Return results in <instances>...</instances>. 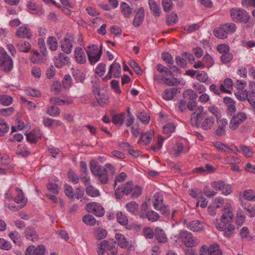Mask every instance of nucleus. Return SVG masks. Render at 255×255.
<instances>
[{
  "label": "nucleus",
  "instance_id": "nucleus-1",
  "mask_svg": "<svg viewBox=\"0 0 255 255\" xmlns=\"http://www.w3.org/2000/svg\"><path fill=\"white\" fill-rule=\"evenodd\" d=\"M198 111L191 114V120L194 122L196 126L202 130L207 131L214 128L216 119L214 116L209 115L203 112V107H198Z\"/></svg>",
  "mask_w": 255,
  "mask_h": 255
},
{
  "label": "nucleus",
  "instance_id": "nucleus-2",
  "mask_svg": "<svg viewBox=\"0 0 255 255\" xmlns=\"http://www.w3.org/2000/svg\"><path fill=\"white\" fill-rule=\"evenodd\" d=\"M90 168L92 173L97 178L102 184H106L109 181V176L104 167L99 165L94 160L90 163Z\"/></svg>",
  "mask_w": 255,
  "mask_h": 255
},
{
  "label": "nucleus",
  "instance_id": "nucleus-3",
  "mask_svg": "<svg viewBox=\"0 0 255 255\" xmlns=\"http://www.w3.org/2000/svg\"><path fill=\"white\" fill-rule=\"evenodd\" d=\"M116 242L113 240H104L99 244L97 253L99 255H103L106 252L109 255H117L118 250L115 247Z\"/></svg>",
  "mask_w": 255,
  "mask_h": 255
},
{
  "label": "nucleus",
  "instance_id": "nucleus-4",
  "mask_svg": "<svg viewBox=\"0 0 255 255\" xmlns=\"http://www.w3.org/2000/svg\"><path fill=\"white\" fill-rule=\"evenodd\" d=\"M179 240L187 248L197 246L200 243L199 240L187 231H182L178 235Z\"/></svg>",
  "mask_w": 255,
  "mask_h": 255
},
{
  "label": "nucleus",
  "instance_id": "nucleus-5",
  "mask_svg": "<svg viewBox=\"0 0 255 255\" xmlns=\"http://www.w3.org/2000/svg\"><path fill=\"white\" fill-rule=\"evenodd\" d=\"M230 12L232 20L236 22L247 23L250 19L249 13L243 8H233Z\"/></svg>",
  "mask_w": 255,
  "mask_h": 255
},
{
  "label": "nucleus",
  "instance_id": "nucleus-6",
  "mask_svg": "<svg viewBox=\"0 0 255 255\" xmlns=\"http://www.w3.org/2000/svg\"><path fill=\"white\" fill-rule=\"evenodd\" d=\"M88 59L91 64H95L100 59L102 54V49H99L98 45L89 46L86 50Z\"/></svg>",
  "mask_w": 255,
  "mask_h": 255
},
{
  "label": "nucleus",
  "instance_id": "nucleus-7",
  "mask_svg": "<svg viewBox=\"0 0 255 255\" xmlns=\"http://www.w3.org/2000/svg\"><path fill=\"white\" fill-rule=\"evenodd\" d=\"M0 65L1 69L5 72L11 71L13 67L11 58L3 50L2 51H0Z\"/></svg>",
  "mask_w": 255,
  "mask_h": 255
},
{
  "label": "nucleus",
  "instance_id": "nucleus-8",
  "mask_svg": "<svg viewBox=\"0 0 255 255\" xmlns=\"http://www.w3.org/2000/svg\"><path fill=\"white\" fill-rule=\"evenodd\" d=\"M247 115L245 113L239 112L233 116L229 124V128L233 130H236L239 126L247 119Z\"/></svg>",
  "mask_w": 255,
  "mask_h": 255
},
{
  "label": "nucleus",
  "instance_id": "nucleus-9",
  "mask_svg": "<svg viewBox=\"0 0 255 255\" xmlns=\"http://www.w3.org/2000/svg\"><path fill=\"white\" fill-rule=\"evenodd\" d=\"M121 67L120 64L115 61L110 66L107 75L103 78V80L106 81L114 77L119 78L121 74Z\"/></svg>",
  "mask_w": 255,
  "mask_h": 255
},
{
  "label": "nucleus",
  "instance_id": "nucleus-10",
  "mask_svg": "<svg viewBox=\"0 0 255 255\" xmlns=\"http://www.w3.org/2000/svg\"><path fill=\"white\" fill-rule=\"evenodd\" d=\"M74 42V38L72 35H66L60 42L62 50L65 53L70 54L72 51Z\"/></svg>",
  "mask_w": 255,
  "mask_h": 255
},
{
  "label": "nucleus",
  "instance_id": "nucleus-11",
  "mask_svg": "<svg viewBox=\"0 0 255 255\" xmlns=\"http://www.w3.org/2000/svg\"><path fill=\"white\" fill-rule=\"evenodd\" d=\"M133 186V182L132 181H128L124 186L118 187L115 193L116 198L121 199L124 194L128 195L129 194L131 193Z\"/></svg>",
  "mask_w": 255,
  "mask_h": 255
},
{
  "label": "nucleus",
  "instance_id": "nucleus-12",
  "mask_svg": "<svg viewBox=\"0 0 255 255\" xmlns=\"http://www.w3.org/2000/svg\"><path fill=\"white\" fill-rule=\"evenodd\" d=\"M86 207L88 212L93 213L97 216L102 217L104 215V209L100 204L90 203L87 205Z\"/></svg>",
  "mask_w": 255,
  "mask_h": 255
},
{
  "label": "nucleus",
  "instance_id": "nucleus-13",
  "mask_svg": "<svg viewBox=\"0 0 255 255\" xmlns=\"http://www.w3.org/2000/svg\"><path fill=\"white\" fill-rule=\"evenodd\" d=\"M25 237L28 240L33 242L38 241L39 235L35 229L32 227H27L24 231Z\"/></svg>",
  "mask_w": 255,
  "mask_h": 255
},
{
  "label": "nucleus",
  "instance_id": "nucleus-14",
  "mask_svg": "<svg viewBox=\"0 0 255 255\" xmlns=\"http://www.w3.org/2000/svg\"><path fill=\"white\" fill-rule=\"evenodd\" d=\"M15 35L19 38L30 39L32 36V34L29 28L25 26H22L17 28Z\"/></svg>",
  "mask_w": 255,
  "mask_h": 255
},
{
  "label": "nucleus",
  "instance_id": "nucleus-15",
  "mask_svg": "<svg viewBox=\"0 0 255 255\" xmlns=\"http://www.w3.org/2000/svg\"><path fill=\"white\" fill-rule=\"evenodd\" d=\"M42 133L39 129H34L26 134V139L31 143H36L41 138Z\"/></svg>",
  "mask_w": 255,
  "mask_h": 255
},
{
  "label": "nucleus",
  "instance_id": "nucleus-16",
  "mask_svg": "<svg viewBox=\"0 0 255 255\" xmlns=\"http://www.w3.org/2000/svg\"><path fill=\"white\" fill-rule=\"evenodd\" d=\"M70 63L69 58L63 53L59 54L54 60V64L56 67L61 68Z\"/></svg>",
  "mask_w": 255,
  "mask_h": 255
},
{
  "label": "nucleus",
  "instance_id": "nucleus-17",
  "mask_svg": "<svg viewBox=\"0 0 255 255\" xmlns=\"http://www.w3.org/2000/svg\"><path fill=\"white\" fill-rule=\"evenodd\" d=\"M186 227L193 232H200L203 228V223L199 220H194L186 224Z\"/></svg>",
  "mask_w": 255,
  "mask_h": 255
},
{
  "label": "nucleus",
  "instance_id": "nucleus-18",
  "mask_svg": "<svg viewBox=\"0 0 255 255\" xmlns=\"http://www.w3.org/2000/svg\"><path fill=\"white\" fill-rule=\"evenodd\" d=\"M74 57L79 64H84L86 62L87 58L84 51L80 47H76L74 51Z\"/></svg>",
  "mask_w": 255,
  "mask_h": 255
},
{
  "label": "nucleus",
  "instance_id": "nucleus-19",
  "mask_svg": "<svg viewBox=\"0 0 255 255\" xmlns=\"http://www.w3.org/2000/svg\"><path fill=\"white\" fill-rule=\"evenodd\" d=\"M228 124V121L226 119H223L218 122V127L215 131V134L222 136L226 133V128Z\"/></svg>",
  "mask_w": 255,
  "mask_h": 255
},
{
  "label": "nucleus",
  "instance_id": "nucleus-20",
  "mask_svg": "<svg viewBox=\"0 0 255 255\" xmlns=\"http://www.w3.org/2000/svg\"><path fill=\"white\" fill-rule=\"evenodd\" d=\"M144 17V11L143 7L138 8L133 20V24L135 27H138L142 23Z\"/></svg>",
  "mask_w": 255,
  "mask_h": 255
},
{
  "label": "nucleus",
  "instance_id": "nucleus-21",
  "mask_svg": "<svg viewBox=\"0 0 255 255\" xmlns=\"http://www.w3.org/2000/svg\"><path fill=\"white\" fill-rule=\"evenodd\" d=\"M155 237L159 243H166L168 241L165 232L160 227H157L155 229Z\"/></svg>",
  "mask_w": 255,
  "mask_h": 255
},
{
  "label": "nucleus",
  "instance_id": "nucleus-22",
  "mask_svg": "<svg viewBox=\"0 0 255 255\" xmlns=\"http://www.w3.org/2000/svg\"><path fill=\"white\" fill-rule=\"evenodd\" d=\"M224 103L226 105L228 112L231 115L236 112V102L232 98L228 97H225L224 98Z\"/></svg>",
  "mask_w": 255,
  "mask_h": 255
},
{
  "label": "nucleus",
  "instance_id": "nucleus-23",
  "mask_svg": "<svg viewBox=\"0 0 255 255\" xmlns=\"http://www.w3.org/2000/svg\"><path fill=\"white\" fill-rule=\"evenodd\" d=\"M178 92L176 88H170L165 89L162 94V98L166 100H171Z\"/></svg>",
  "mask_w": 255,
  "mask_h": 255
},
{
  "label": "nucleus",
  "instance_id": "nucleus-24",
  "mask_svg": "<svg viewBox=\"0 0 255 255\" xmlns=\"http://www.w3.org/2000/svg\"><path fill=\"white\" fill-rule=\"evenodd\" d=\"M224 210L226 211L222 216V221L226 220L228 222L230 221L234 217V214L232 212V208L230 204L227 205L226 207L224 208Z\"/></svg>",
  "mask_w": 255,
  "mask_h": 255
},
{
  "label": "nucleus",
  "instance_id": "nucleus-25",
  "mask_svg": "<svg viewBox=\"0 0 255 255\" xmlns=\"http://www.w3.org/2000/svg\"><path fill=\"white\" fill-rule=\"evenodd\" d=\"M153 205L155 209L158 210L159 206L164 205L163 203V197L159 193H155L152 198Z\"/></svg>",
  "mask_w": 255,
  "mask_h": 255
},
{
  "label": "nucleus",
  "instance_id": "nucleus-26",
  "mask_svg": "<svg viewBox=\"0 0 255 255\" xmlns=\"http://www.w3.org/2000/svg\"><path fill=\"white\" fill-rule=\"evenodd\" d=\"M213 33L216 37L222 39L226 38L228 35V33L223 25L214 30Z\"/></svg>",
  "mask_w": 255,
  "mask_h": 255
},
{
  "label": "nucleus",
  "instance_id": "nucleus-27",
  "mask_svg": "<svg viewBox=\"0 0 255 255\" xmlns=\"http://www.w3.org/2000/svg\"><path fill=\"white\" fill-rule=\"evenodd\" d=\"M16 46L18 49L22 52L27 53L31 49V44L27 41L21 40L17 43Z\"/></svg>",
  "mask_w": 255,
  "mask_h": 255
},
{
  "label": "nucleus",
  "instance_id": "nucleus-28",
  "mask_svg": "<svg viewBox=\"0 0 255 255\" xmlns=\"http://www.w3.org/2000/svg\"><path fill=\"white\" fill-rule=\"evenodd\" d=\"M233 86V81L230 78H227L224 80V83L220 86V90L224 93H229L230 91L229 90Z\"/></svg>",
  "mask_w": 255,
  "mask_h": 255
},
{
  "label": "nucleus",
  "instance_id": "nucleus-29",
  "mask_svg": "<svg viewBox=\"0 0 255 255\" xmlns=\"http://www.w3.org/2000/svg\"><path fill=\"white\" fill-rule=\"evenodd\" d=\"M121 12L126 18L129 17L132 13V8L126 2H122L121 3Z\"/></svg>",
  "mask_w": 255,
  "mask_h": 255
},
{
  "label": "nucleus",
  "instance_id": "nucleus-30",
  "mask_svg": "<svg viewBox=\"0 0 255 255\" xmlns=\"http://www.w3.org/2000/svg\"><path fill=\"white\" fill-rule=\"evenodd\" d=\"M148 4L153 15L155 16H159L160 9L158 4L154 0H149Z\"/></svg>",
  "mask_w": 255,
  "mask_h": 255
},
{
  "label": "nucleus",
  "instance_id": "nucleus-31",
  "mask_svg": "<svg viewBox=\"0 0 255 255\" xmlns=\"http://www.w3.org/2000/svg\"><path fill=\"white\" fill-rule=\"evenodd\" d=\"M15 191L17 192V194L14 198V201L18 204L22 203L24 206L26 205V200L24 199L22 191L18 187L16 188Z\"/></svg>",
  "mask_w": 255,
  "mask_h": 255
},
{
  "label": "nucleus",
  "instance_id": "nucleus-32",
  "mask_svg": "<svg viewBox=\"0 0 255 255\" xmlns=\"http://www.w3.org/2000/svg\"><path fill=\"white\" fill-rule=\"evenodd\" d=\"M42 55L37 51H32L30 54V61L33 63L42 62Z\"/></svg>",
  "mask_w": 255,
  "mask_h": 255
},
{
  "label": "nucleus",
  "instance_id": "nucleus-33",
  "mask_svg": "<svg viewBox=\"0 0 255 255\" xmlns=\"http://www.w3.org/2000/svg\"><path fill=\"white\" fill-rule=\"evenodd\" d=\"M83 222L88 226H94L97 222L95 218L90 214H86L82 218Z\"/></svg>",
  "mask_w": 255,
  "mask_h": 255
},
{
  "label": "nucleus",
  "instance_id": "nucleus-34",
  "mask_svg": "<svg viewBox=\"0 0 255 255\" xmlns=\"http://www.w3.org/2000/svg\"><path fill=\"white\" fill-rule=\"evenodd\" d=\"M152 137V132H146L141 134L139 141L143 142L144 144L147 145L151 142Z\"/></svg>",
  "mask_w": 255,
  "mask_h": 255
},
{
  "label": "nucleus",
  "instance_id": "nucleus-35",
  "mask_svg": "<svg viewBox=\"0 0 255 255\" xmlns=\"http://www.w3.org/2000/svg\"><path fill=\"white\" fill-rule=\"evenodd\" d=\"M209 255H222V251L218 244L214 243L210 246Z\"/></svg>",
  "mask_w": 255,
  "mask_h": 255
},
{
  "label": "nucleus",
  "instance_id": "nucleus-36",
  "mask_svg": "<svg viewBox=\"0 0 255 255\" xmlns=\"http://www.w3.org/2000/svg\"><path fill=\"white\" fill-rule=\"evenodd\" d=\"M127 210L133 215H135L138 209V204L134 201L128 203L126 206Z\"/></svg>",
  "mask_w": 255,
  "mask_h": 255
},
{
  "label": "nucleus",
  "instance_id": "nucleus-37",
  "mask_svg": "<svg viewBox=\"0 0 255 255\" xmlns=\"http://www.w3.org/2000/svg\"><path fill=\"white\" fill-rule=\"evenodd\" d=\"M235 227L234 225L229 224L224 230V236L227 238H231L235 234Z\"/></svg>",
  "mask_w": 255,
  "mask_h": 255
},
{
  "label": "nucleus",
  "instance_id": "nucleus-38",
  "mask_svg": "<svg viewBox=\"0 0 255 255\" xmlns=\"http://www.w3.org/2000/svg\"><path fill=\"white\" fill-rule=\"evenodd\" d=\"M214 146L218 149L226 153H230L232 150H233V148H230L227 145L219 141L216 142L214 143Z\"/></svg>",
  "mask_w": 255,
  "mask_h": 255
},
{
  "label": "nucleus",
  "instance_id": "nucleus-39",
  "mask_svg": "<svg viewBox=\"0 0 255 255\" xmlns=\"http://www.w3.org/2000/svg\"><path fill=\"white\" fill-rule=\"evenodd\" d=\"M49 48L52 51H55L58 47V43L55 37L50 36L47 41Z\"/></svg>",
  "mask_w": 255,
  "mask_h": 255
},
{
  "label": "nucleus",
  "instance_id": "nucleus-40",
  "mask_svg": "<svg viewBox=\"0 0 255 255\" xmlns=\"http://www.w3.org/2000/svg\"><path fill=\"white\" fill-rule=\"evenodd\" d=\"M115 238L119 245L122 248L126 247L128 246V242L123 235L121 234H116Z\"/></svg>",
  "mask_w": 255,
  "mask_h": 255
},
{
  "label": "nucleus",
  "instance_id": "nucleus-41",
  "mask_svg": "<svg viewBox=\"0 0 255 255\" xmlns=\"http://www.w3.org/2000/svg\"><path fill=\"white\" fill-rule=\"evenodd\" d=\"M156 69L161 74L163 75V76H172V72L161 64L157 65Z\"/></svg>",
  "mask_w": 255,
  "mask_h": 255
},
{
  "label": "nucleus",
  "instance_id": "nucleus-42",
  "mask_svg": "<svg viewBox=\"0 0 255 255\" xmlns=\"http://www.w3.org/2000/svg\"><path fill=\"white\" fill-rule=\"evenodd\" d=\"M202 61L207 68H210L214 64L213 58L208 54H206L202 58Z\"/></svg>",
  "mask_w": 255,
  "mask_h": 255
},
{
  "label": "nucleus",
  "instance_id": "nucleus-43",
  "mask_svg": "<svg viewBox=\"0 0 255 255\" xmlns=\"http://www.w3.org/2000/svg\"><path fill=\"white\" fill-rule=\"evenodd\" d=\"M46 113L52 117H57L60 113V109L55 106H51L47 108Z\"/></svg>",
  "mask_w": 255,
  "mask_h": 255
},
{
  "label": "nucleus",
  "instance_id": "nucleus-44",
  "mask_svg": "<svg viewBox=\"0 0 255 255\" xmlns=\"http://www.w3.org/2000/svg\"><path fill=\"white\" fill-rule=\"evenodd\" d=\"M125 119V114H120L114 115L113 117V122L116 125L122 126L124 124Z\"/></svg>",
  "mask_w": 255,
  "mask_h": 255
},
{
  "label": "nucleus",
  "instance_id": "nucleus-45",
  "mask_svg": "<svg viewBox=\"0 0 255 255\" xmlns=\"http://www.w3.org/2000/svg\"><path fill=\"white\" fill-rule=\"evenodd\" d=\"M93 92L95 95L100 96V82L99 80L95 79L91 81Z\"/></svg>",
  "mask_w": 255,
  "mask_h": 255
},
{
  "label": "nucleus",
  "instance_id": "nucleus-46",
  "mask_svg": "<svg viewBox=\"0 0 255 255\" xmlns=\"http://www.w3.org/2000/svg\"><path fill=\"white\" fill-rule=\"evenodd\" d=\"M243 196L248 201H255V191L253 190H246L243 193Z\"/></svg>",
  "mask_w": 255,
  "mask_h": 255
},
{
  "label": "nucleus",
  "instance_id": "nucleus-47",
  "mask_svg": "<svg viewBox=\"0 0 255 255\" xmlns=\"http://www.w3.org/2000/svg\"><path fill=\"white\" fill-rule=\"evenodd\" d=\"M183 97L184 98H188L192 101H194L197 99L198 95L193 90L188 89L183 93Z\"/></svg>",
  "mask_w": 255,
  "mask_h": 255
},
{
  "label": "nucleus",
  "instance_id": "nucleus-48",
  "mask_svg": "<svg viewBox=\"0 0 255 255\" xmlns=\"http://www.w3.org/2000/svg\"><path fill=\"white\" fill-rule=\"evenodd\" d=\"M117 219L118 222L122 225H126L128 223L127 217L122 212L117 213Z\"/></svg>",
  "mask_w": 255,
  "mask_h": 255
},
{
  "label": "nucleus",
  "instance_id": "nucleus-49",
  "mask_svg": "<svg viewBox=\"0 0 255 255\" xmlns=\"http://www.w3.org/2000/svg\"><path fill=\"white\" fill-rule=\"evenodd\" d=\"M12 98L7 95H1L0 103L4 106L10 105L12 103Z\"/></svg>",
  "mask_w": 255,
  "mask_h": 255
},
{
  "label": "nucleus",
  "instance_id": "nucleus-50",
  "mask_svg": "<svg viewBox=\"0 0 255 255\" xmlns=\"http://www.w3.org/2000/svg\"><path fill=\"white\" fill-rule=\"evenodd\" d=\"M209 77L206 72L204 71H198L196 75V79L200 82L205 83Z\"/></svg>",
  "mask_w": 255,
  "mask_h": 255
},
{
  "label": "nucleus",
  "instance_id": "nucleus-51",
  "mask_svg": "<svg viewBox=\"0 0 255 255\" xmlns=\"http://www.w3.org/2000/svg\"><path fill=\"white\" fill-rule=\"evenodd\" d=\"M208 110L209 112L212 114L217 119V121H218V119L221 117V111L217 107L215 106H210L208 108Z\"/></svg>",
  "mask_w": 255,
  "mask_h": 255
},
{
  "label": "nucleus",
  "instance_id": "nucleus-52",
  "mask_svg": "<svg viewBox=\"0 0 255 255\" xmlns=\"http://www.w3.org/2000/svg\"><path fill=\"white\" fill-rule=\"evenodd\" d=\"M178 20L177 15L174 12H171L167 16V24L169 25H172L175 24Z\"/></svg>",
  "mask_w": 255,
  "mask_h": 255
},
{
  "label": "nucleus",
  "instance_id": "nucleus-53",
  "mask_svg": "<svg viewBox=\"0 0 255 255\" xmlns=\"http://www.w3.org/2000/svg\"><path fill=\"white\" fill-rule=\"evenodd\" d=\"M73 76L77 82L83 83L85 79L83 73L79 70L74 71L73 72Z\"/></svg>",
  "mask_w": 255,
  "mask_h": 255
},
{
  "label": "nucleus",
  "instance_id": "nucleus-54",
  "mask_svg": "<svg viewBox=\"0 0 255 255\" xmlns=\"http://www.w3.org/2000/svg\"><path fill=\"white\" fill-rule=\"evenodd\" d=\"M86 193L91 197H97L100 195L98 189L94 188L92 186H88L86 189Z\"/></svg>",
  "mask_w": 255,
  "mask_h": 255
},
{
  "label": "nucleus",
  "instance_id": "nucleus-55",
  "mask_svg": "<svg viewBox=\"0 0 255 255\" xmlns=\"http://www.w3.org/2000/svg\"><path fill=\"white\" fill-rule=\"evenodd\" d=\"M241 149L244 155L247 157H251L253 155V148L251 147L242 145L241 146Z\"/></svg>",
  "mask_w": 255,
  "mask_h": 255
},
{
  "label": "nucleus",
  "instance_id": "nucleus-56",
  "mask_svg": "<svg viewBox=\"0 0 255 255\" xmlns=\"http://www.w3.org/2000/svg\"><path fill=\"white\" fill-rule=\"evenodd\" d=\"M159 218V215L158 213L153 210H150L147 212V219L151 222H154L157 221Z\"/></svg>",
  "mask_w": 255,
  "mask_h": 255
},
{
  "label": "nucleus",
  "instance_id": "nucleus-57",
  "mask_svg": "<svg viewBox=\"0 0 255 255\" xmlns=\"http://www.w3.org/2000/svg\"><path fill=\"white\" fill-rule=\"evenodd\" d=\"M9 237L13 241L14 244L19 245L20 244V234L18 232L14 231L10 232L9 234Z\"/></svg>",
  "mask_w": 255,
  "mask_h": 255
},
{
  "label": "nucleus",
  "instance_id": "nucleus-58",
  "mask_svg": "<svg viewBox=\"0 0 255 255\" xmlns=\"http://www.w3.org/2000/svg\"><path fill=\"white\" fill-rule=\"evenodd\" d=\"M175 127L172 123H168L163 127V132L168 135H170L175 130Z\"/></svg>",
  "mask_w": 255,
  "mask_h": 255
},
{
  "label": "nucleus",
  "instance_id": "nucleus-59",
  "mask_svg": "<svg viewBox=\"0 0 255 255\" xmlns=\"http://www.w3.org/2000/svg\"><path fill=\"white\" fill-rule=\"evenodd\" d=\"M241 160L233 156H227L224 159V162L226 164H234L240 163Z\"/></svg>",
  "mask_w": 255,
  "mask_h": 255
},
{
  "label": "nucleus",
  "instance_id": "nucleus-60",
  "mask_svg": "<svg viewBox=\"0 0 255 255\" xmlns=\"http://www.w3.org/2000/svg\"><path fill=\"white\" fill-rule=\"evenodd\" d=\"M64 191L66 196L70 199L74 198L75 193H74L72 187L67 184L64 186Z\"/></svg>",
  "mask_w": 255,
  "mask_h": 255
},
{
  "label": "nucleus",
  "instance_id": "nucleus-61",
  "mask_svg": "<svg viewBox=\"0 0 255 255\" xmlns=\"http://www.w3.org/2000/svg\"><path fill=\"white\" fill-rule=\"evenodd\" d=\"M216 49L218 52L222 54L229 52L230 50L229 46L226 44H219Z\"/></svg>",
  "mask_w": 255,
  "mask_h": 255
},
{
  "label": "nucleus",
  "instance_id": "nucleus-62",
  "mask_svg": "<svg viewBox=\"0 0 255 255\" xmlns=\"http://www.w3.org/2000/svg\"><path fill=\"white\" fill-rule=\"evenodd\" d=\"M233 54L231 53L228 52L222 54L220 59L223 63L226 64L229 63L233 59Z\"/></svg>",
  "mask_w": 255,
  "mask_h": 255
},
{
  "label": "nucleus",
  "instance_id": "nucleus-63",
  "mask_svg": "<svg viewBox=\"0 0 255 255\" xmlns=\"http://www.w3.org/2000/svg\"><path fill=\"white\" fill-rule=\"evenodd\" d=\"M106 72V65L103 63H101L98 64L96 68V73L100 76H102L104 75Z\"/></svg>",
  "mask_w": 255,
  "mask_h": 255
},
{
  "label": "nucleus",
  "instance_id": "nucleus-64",
  "mask_svg": "<svg viewBox=\"0 0 255 255\" xmlns=\"http://www.w3.org/2000/svg\"><path fill=\"white\" fill-rule=\"evenodd\" d=\"M47 188L48 191L54 194H57L59 193L58 185L55 183H49L47 185Z\"/></svg>",
  "mask_w": 255,
  "mask_h": 255
}]
</instances>
